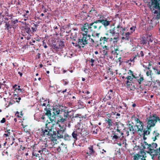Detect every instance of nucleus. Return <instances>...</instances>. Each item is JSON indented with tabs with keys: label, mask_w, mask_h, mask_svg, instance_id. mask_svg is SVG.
Segmentation results:
<instances>
[{
	"label": "nucleus",
	"mask_w": 160,
	"mask_h": 160,
	"mask_svg": "<svg viewBox=\"0 0 160 160\" xmlns=\"http://www.w3.org/2000/svg\"><path fill=\"white\" fill-rule=\"evenodd\" d=\"M93 22L89 24L86 22L81 28V30L84 32L82 33V36L78 39V46L79 48H84L85 46L88 44L90 46L93 47L94 46L97 48L99 47V44H96V42L92 38H91L90 34H88L89 30L92 32V36L93 38H99L100 33H97L95 27L94 28Z\"/></svg>",
	"instance_id": "f257e3e1"
},
{
	"label": "nucleus",
	"mask_w": 160,
	"mask_h": 160,
	"mask_svg": "<svg viewBox=\"0 0 160 160\" xmlns=\"http://www.w3.org/2000/svg\"><path fill=\"white\" fill-rule=\"evenodd\" d=\"M147 126V128L143 130V135H145L149 134L150 132L151 131V128L155 126L156 123L159 122L160 123V118L156 113H151L146 119Z\"/></svg>",
	"instance_id": "f03ea898"
},
{
	"label": "nucleus",
	"mask_w": 160,
	"mask_h": 160,
	"mask_svg": "<svg viewBox=\"0 0 160 160\" xmlns=\"http://www.w3.org/2000/svg\"><path fill=\"white\" fill-rule=\"evenodd\" d=\"M111 21L105 18L102 15H100L99 19L93 22L94 28L95 27L97 33L99 32L102 28L103 26L104 28H107L110 25Z\"/></svg>",
	"instance_id": "7ed1b4c3"
},
{
	"label": "nucleus",
	"mask_w": 160,
	"mask_h": 160,
	"mask_svg": "<svg viewBox=\"0 0 160 160\" xmlns=\"http://www.w3.org/2000/svg\"><path fill=\"white\" fill-rule=\"evenodd\" d=\"M143 148H147L148 150L147 152L151 156L154 157L158 155L159 152L158 149H154L157 147V144L156 143L152 142V144H148L146 142L144 141L143 143Z\"/></svg>",
	"instance_id": "20e7f679"
},
{
	"label": "nucleus",
	"mask_w": 160,
	"mask_h": 160,
	"mask_svg": "<svg viewBox=\"0 0 160 160\" xmlns=\"http://www.w3.org/2000/svg\"><path fill=\"white\" fill-rule=\"evenodd\" d=\"M52 121L48 122L45 124V128L44 130L42 129V136H53V133H54V131L53 130L54 124L53 123Z\"/></svg>",
	"instance_id": "39448f33"
},
{
	"label": "nucleus",
	"mask_w": 160,
	"mask_h": 160,
	"mask_svg": "<svg viewBox=\"0 0 160 160\" xmlns=\"http://www.w3.org/2000/svg\"><path fill=\"white\" fill-rule=\"evenodd\" d=\"M148 4V7L149 8L151 12L154 14L158 13V11L155 9L160 10V0H155Z\"/></svg>",
	"instance_id": "423d86ee"
},
{
	"label": "nucleus",
	"mask_w": 160,
	"mask_h": 160,
	"mask_svg": "<svg viewBox=\"0 0 160 160\" xmlns=\"http://www.w3.org/2000/svg\"><path fill=\"white\" fill-rule=\"evenodd\" d=\"M126 30L125 27H122L121 26L120 24H118L116 27H114L112 28H110L108 30V32L111 33L112 35H114V36L115 34H117L118 36L117 37H118L119 34L121 33L122 32L125 31Z\"/></svg>",
	"instance_id": "0eeeda50"
},
{
	"label": "nucleus",
	"mask_w": 160,
	"mask_h": 160,
	"mask_svg": "<svg viewBox=\"0 0 160 160\" xmlns=\"http://www.w3.org/2000/svg\"><path fill=\"white\" fill-rule=\"evenodd\" d=\"M123 133L122 132H120L116 130V127L114 128V130L112 131L111 137L112 140L116 141L121 139V137H123L122 135Z\"/></svg>",
	"instance_id": "6e6552de"
},
{
	"label": "nucleus",
	"mask_w": 160,
	"mask_h": 160,
	"mask_svg": "<svg viewBox=\"0 0 160 160\" xmlns=\"http://www.w3.org/2000/svg\"><path fill=\"white\" fill-rule=\"evenodd\" d=\"M65 130L64 129H59L57 131V132L56 131H54V133H53V136H51L52 137V140L54 141H56L57 139L56 138L57 137L58 139H60L63 138L64 135Z\"/></svg>",
	"instance_id": "1a4fd4ad"
},
{
	"label": "nucleus",
	"mask_w": 160,
	"mask_h": 160,
	"mask_svg": "<svg viewBox=\"0 0 160 160\" xmlns=\"http://www.w3.org/2000/svg\"><path fill=\"white\" fill-rule=\"evenodd\" d=\"M134 118L135 121L137 123L136 126L137 127L138 131L142 132L143 129L144 124L143 122L140 121L138 118H136L134 115L132 116V118Z\"/></svg>",
	"instance_id": "9d476101"
},
{
	"label": "nucleus",
	"mask_w": 160,
	"mask_h": 160,
	"mask_svg": "<svg viewBox=\"0 0 160 160\" xmlns=\"http://www.w3.org/2000/svg\"><path fill=\"white\" fill-rule=\"evenodd\" d=\"M103 37L106 38L109 41H111L115 40V41H114V42L117 43L119 40V37H114V35H112V34L108 32V30L105 33V35Z\"/></svg>",
	"instance_id": "9b49d317"
},
{
	"label": "nucleus",
	"mask_w": 160,
	"mask_h": 160,
	"mask_svg": "<svg viewBox=\"0 0 160 160\" xmlns=\"http://www.w3.org/2000/svg\"><path fill=\"white\" fill-rule=\"evenodd\" d=\"M63 109H62L60 106H54L52 108V118L51 119L54 120L56 118V116L59 114L60 112H62Z\"/></svg>",
	"instance_id": "f8f14e48"
},
{
	"label": "nucleus",
	"mask_w": 160,
	"mask_h": 160,
	"mask_svg": "<svg viewBox=\"0 0 160 160\" xmlns=\"http://www.w3.org/2000/svg\"><path fill=\"white\" fill-rule=\"evenodd\" d=\"M68 113L69 112L68 110H64L63 111V116L64 117L61 118L58 121V122H63L65 121L68 120L69 118H71V116L69 115Z\"/></svg>",
	"instance_id": "ddd939ff"
},
{
	"label": "nucleus",
	"mask_w": 160,
	"mask_h": 160,
	"mask_svg": "<svg viewBox=\"0 0 160 160\" xmlns=\"http://www.w3.org/2000/svg\"><path fill=\"white\" fill-rule=\"evenodd\" d=\"M57 151L59 152L66 153L68 152L67 145L62 143L57 148Z\"/></svg>",
	"instance_id": "4468645a"
},
{
	"label": "nucleus",
	"mask_w": 160,
	"mask_h": 160,
	"mask_svg": "<svg viewBox=\"0 0 160 160\" xmlns=\"http://www.w3.org/2000/svg\"><path fill=\"white\" fill-rule=\"evenodd\" d=\"M126 87L128 88L130 90H134L136 88V84L132 82V81H126Z\"/></svg>",
	"instance_id": "2eb2a0df"
},
{
	"label": "nucleus",
	"mask_w": 160,
	"mask_h": 160,
	"mask_svg": "<svg viewBox=\"0 0 160 160\" xmlns=\"http://www.w3.org/2000/svg\"><path fill=\"white\" fill-rule=\"evenodd\" d=\"M23 32L22 33L23 36H25L24 34H25L26 35H28V36H31V29L28 26L26 25L23 27Z\"/></svg>",
	"instance_id": "dca6fc26"
},
{
	"label": "nucleus",
	"mask_w": 160,
	"mask_h": 160,
	"mask_svg": "<svg viewBox=\"0 0 160 160\" xmlns=\"http://www.w3.org/2000/svg\"><path fill=\"white\" fill-rule=\"evenodd\" d=\"M124 32H122L121 33V35L122 36V39L123 40L129 41L130 38V35L132 34H131V33H130L129 32H127L125 33Z\"/></svg>",
	"instance_id": "f3484780"
},
{
	"label": "nucleus",
	"mask_w": 160,
	"mask_h": 160,
	"mask_svg": "<svg viewBox=\"0 0 160 160\" xmlns=\"http://www.w3.org/2000/svg\"><path fill=\"white\" fill-rule=\"evenodd\" d=\"M5 27V30H7L9 33H11L12 31H13V26L10 23V21L6 22Z\"/></svg>",
	"instance_id": "a211bd4d"
},
{
	"label": "nucleus",
	"mask_w": 160,
	"mask_h": 160,
	"mask_svg": "<svg viewBox=\"0 0 160 160\" xmlns=\"http://www.w3.org/2000/svg\"><path fill=\"white\" fill-rule=\"evenodd\" d=\"M135 157H138V158H145L146 157V153L143 150H142L138 154H136L133 156V158H135Z\"/></svg>",
	"instance_id": "6ab92c4d"
},
{
	"label": "nucleus",
	"mask_w": 160,
	"mask_h": 160,
	"mask_svg": "<svg viewBox=\"0 0 160 160\" xmlns=\"http://www.w3.org/2000/svg\"><path fill=\"white\" fill-rule=\"evenodd\" d=\"M78 30V28H73L70 31V32H71V34L70 36V38L73 40L74 41L76 40V38H77V33L76 32H74L73 31H77Z\"/></svg>",
	"instance_id": "aec40b11"
},
{
	"label": "nucleus",
	"mask_w": 160,
	"mask_h": 160,
	"mask_svg": "<svg viewBox=\"0 0 160 160\" xmlns=\"http://www.w3.org/2000/svg\"><path fill=\"white\" fill-rule=\"evenodd\" d=\"M88 150L86 153V154L89 156L91 155H96L97 153L95 151L94 149L93 146H91L88 148Z\"/></svg>",
	"instance_id": "412c9836"
},
{
	"label": "nucleus",
	"mask_w": 160,
	"mask_h": 160,
	"mask_svg": "<svg viewBox=\"0 0 160 160\" xmlns=\"http://www.w3.org/2000/svg\"><path fill=\"white\" fill-rule=\"evenodd\" d=\"M129 71L130 72L131 74L132 75L133 78L136 79V80H144L142 75H141L140 74L137 75L136 74H133V72L131 70H129Z\"/></svg>",
	"instance_id": "4be33fe9"
},
{
	"label": "nucleus",
	"mask_w": 160,
	"mask_h": 160,
	"mask_svg": "<svg viewBox=\"0 0 160 160\" xmlns=\"http://www.w3.org/2000/svg\"><path fill=\"white\" fill-rule=\"evenodd\" d=\"M116 126V130L120 132H122V130L124 129L125 128L124 127V124L121 123H117Z\"/></svg>",
	"instance_id": "5701e85b"
},
{
	"label": "nucleus",
	"mask_w": 160,
	"mask_h": 160,
	"mask_svg": "<svg viewBox=\"0 0 160 160\" xmlns=\"http://www.w3.org/2000/svg\"><path fill=\"white\" fill-rule=\"evenodd\" d=\"M18 22V19L13 20H12L10 23L13 26V32H14L15 29L18 27V24H17Z\"/></svg>",
	"instance_id": "b1692460"
},
{
	"label": "nucleus",
	"mask_w": 160,
	"mask_h": 160,
	"mask_svg": "<svg viewBox=\"0 0 160 160\" xmlns=\"http://www.w3.org/2000/svg\"><path fill=\"white\" fill-rule=\"evenodd\" d=\"M140 43L142 44L145 45L148 43V37L142 36L140 39Z\"/></svg>",
	"instance_id": "393cba45"
},
{
	"label": "nucleus",
	"mask_w": 160,
	"mask_h": 160,
	"mask_svg": "<svg viewBox=\"0 0 160 160\" xmlns=\"http://www.w3.org/2000/svg\"><path fill=\"white\" fill-rule=\"evenodd\" d=\"M99 41L100 44L101 45L106 44L109 41L106 38H105L103 36L100 38Z\"/></svg>",
	"instance_id": "a878e982"
},
{
	"label": "nucleus",
	"mask_w": 160,
	"mask_h": 160,
	"mask_svg": "<svg viewBox=\"0 0 160 160\" xmlns=\"http://www.w3.org/2000/svg\"><path fill=\"white\" fill-rule=\"evenodd\" d=\"M44 109L46 111V112L45 114V115H47L48 116L51 121L52 122V121H53L54 120L51 119L52 118V113H51L50 110L48 109H47L46 108H45Z\"/></svg>",
	"instance_id": "bb28decb"
},
{
	"label": "nucleus",
	"mask_w": 160,
	"mask_h": 160,
	"mask_svg": "<svg viewBox=\"0 0 160 160\" xmlns=\"http://www.w3.org/2000/svg\"><path fill=\"white\" fill-rule=\"evenodd\" d=\"M105 123L108 124L107 127L108 128H109L112 126L113 122L112 119L107 117L105 119Z\"/></svg>",
	"instance_id": "cd10ccee"
},
{
	"label": "nucleus",
	"mask_w": 160,
	"mask_h": 160,
	"mask_svg": "<svg viewBox=\"0 0 160 160\" xmlns=\"http://www.w3.org/2000/svg\"><path fill=\"white\" fill-rule=\"evenodd\" d=\"M72 138L74 139V140L75 142L78 139V132L76 130L73 131L72 134Z\"/></svg>",
	"instance_id": "c85d7f7f"
},
{
	"label": "nucleus",
	"mask_w": 160,
	"mask_h": 160,
	"mask_svg": "<svg viewBox=\"0 0 160 160\" xmlns=\"http://www.w3.org/2000/svg\"><path fill=\"white\" fill-rule=\"evenodd\" d=\"M153 134L154 136V137H152V139L153 141H155L157 139V138L159 137V134L157 131H154L153 132Z\"/></svg>",
	"instance_id": "c756f323"
},
{
	"label": "nucleus",
	"mask_w": 160,
	"mask_h": 160,
	"mask_svg": "<svg viewBox=\"0 0 160 160\" xmlns=\"http://www.w3.org/2000/svg\"><path fill=\"white\" fill-rule=\"evenodd\" d=\"M149 82H151V83H154V87H158V86H160V81H152V82L149 81Z\"/></svg>",
	"instance_id": "7c9ffc66"
},
{
	"label": "nucleus",
	"mask_w": 160,
	"mask_h": 160,
	"mask_svg": "<svg viewBox=\"0 0 160 160\" xmlns=\"http://www.w3.org/2000/svg\"><path fill=\"white\" fill-rule=\"evenodd\" d=\"M8 133H5L4 136L5 137H8L9 139H11L12 141H14L15 139L13 137V136L11 137L10 136V133L9 131L7 132Z\"/></svg>",
	"instance_id": "2f4dec72"
},
{
	"label": "nucleus",
	"mask_w": 160,
	"mask_h": 160,
	"mask_svg": "<svg viewBox=\"0 0 160 160\" xmlns=\"http://www.w3.org/2000/svg\"><path fill=\"white\" fill-rule=\"evenodd\" d=\"M63 138L65 141H69L71 140L72 139V136L69 135L67 134H64Z\"/></svg>",
	"instance_id": "473e14b6"
},
{
	"label": "nucleus",
	"mask_w": 160,
	"mask_h": 160,
	"mask_svg": "<svg viewBox=\"0 0 160 160\" xmlns=\"http://www.w3.org/2000/svg\"><path fill=\"white\" fill-rule=\"evenodd\" d=\"M130 122V121L128 122ZM128 128L129 129V130L130 132H132L133 133H134L135 131L134 130V126L133 125H132L131 124L129 123H128Z\"/></svg>",
	"instance_id": "72a5a7b5"
},
{
	"label": "nucleus",
	"mask_w": 160,
	"mask_h": 160,
	"mask_svg": "<svg viewBox=\"0 0 160 160\" xmlns=\"http://www.w3.org/2000/svg\"><path fill=\"white\" fill-rule=\"evenodd\" d=\"M49 82L50 83V88L49 89V90H51V89H52V90H54L55 88V85H56L55 83L54 82H52L51 81H50Z\"/></svg>",
	"instance_id": "f704fd0d"
},
{
	"label": "nucleus",
	"mask_w": 160,
	"mask_h": 160,
	"mask_svg": "<svg viewBox=\"0 0 160 160\" xmlns=\"http://www.w3.org/2000/svg\"><path fill=\"white\" fill-rule=\"evenodd\" d=\"M59 48L60 49L63 48L64 47V42L62 41H60L59 42Z\"/></svg>",
	"instance_id": "c9c22d12"
},
{
	"label": "nucleus",
	"mask_w": 160,
	"mask_h": 160,
	"mask_svg": "<svg viewBox=\"0 0 160 160\" xmlns=\"http://www.w3.org/2000/svg\"><path fill=\"white\" fill-rule=\"evenodd\" d=\"M42 153H43L45 154H49V151L46 148H43L42 150Z\"/></svg>",
	"instance_id": "e433bc0d"
},
{
	"label": "nucleus",
	"mask_w": 160,
	"mask_h": 160,
	"mask_svg": "<svg viewBox=\"0 0 160 160\" xmlns=\"http://www.w3.org/2000/svg\"><path fill=\"white\" fill-rule=\"evenodd\" d=\"M119 51V49L118 48H114V50L112 51V53L114 55H118L119 52L118 51Z\"/></svg>",
	"instance_id": "4c0bfd02"
},
{
	"label": "nucleus",
	"mask_w": 160,
	"mask_h": 160,
	"mask_svg": "<svg viewBox=\"0 0 160 160\" xmlns=\"http://www.w3.org/2000/svg\"><path fill=\"white\" fill-rule=\"evenodd\" d=\"M136 26H133L131 27L130 28V30L131 31L130 33L132 34L136 30Z\"/></svg>",
	"instance_id": "58836bf2"
},
{
	"label": "nucleus",
	"mask_w": 160,
	"mask_h": 160,
	"mask_svg": "<svg viewBox=\"0 0 160 160\" xmlns=\"http://www.w3.org/2000/svg\"><path fill=\"white\" fill-rule=\"evenodd\" d=\"M34 27H32L31 28V34H32L33 32H35L37 30V25L36 24L34 25Z\"/></svg>",
	"instance_id": "ea45409f"
},
{
	"label": "nucleus",
	"mask_w": 160,
	"mask_h": 160,
	"mask_svg": "<svg viewBox=\"0 0 160 160\" xmlns=\"http://www.w3.org/2000/svg\"><path fill=\"white\" fill-rule=\"evenodd\" d=\"M81 116V115L79 114H77L75 115V116H73L72 117L71 119L72 121H73V120H75V119L77 118H80Z\"/></svg>",
	"instance_id": "a19ab883"
},
{
	"label": "nucleus",
	"mask_w": 160,
	"mask_h": 160,
	"mask_svg": "<svg viewBox=\"0 0 160 160\" xmlns=\"http://www.w3.org/2000/svg\"><path fill=\"white\" fill-rule=\"evenodd\" d=\"M32 155L33 157H38L39 158H40V156L39 154L38 153H37L35 151H33L32 152Z\"/></svg>",
	"instance_id": "79ce46f5"
},
{
	"label": "nucleus",
	"mask_w": 160,
	"mask_h": 160,
	"mask_svg": "<svg viewBox=\"0 0 160 160\" xmlns=\"http://www.w3.org/2000/svg\"><path fill=\"white\" fill-rule=\"evenodd\" d=\"M108 50L104 49L102 51V54L104 55H108Z\"/></svg>",
	"instance_id": "37998d69"
},
{
	"label": "nucleus",
	"mask_w": 160,
	"mask_h": 160,
	"mask_svg": "<svg viewBox=\"0 0 160 160\" xmlns=\"http://www.w3.org/2000/svg\"><path fill=\"white\" fill-rule=\"evenodd\" d=\"M88 61L89 62H91L92 63L91 65L92 67H93L94 66L93 63L95 62V60L94 59L92 58L88 60Z\"/></svg>",
	"instance_id": "c03bdc74"
},
{
	"label": "nucleus",
	"mask_w": 160,
	"mask_h": 160,
	"mask_svg": "<svg viewBox=\"0 0 160 160\" xmlns=\"http://www.w3.org/2000/svg\"><path fill=\"white\" fill-rule=\"evenodd\" d=\"M92 11H95V12H96V10L94 9V8H92V9L89 11V13L87 15V16L88 17H92L91 16H90V14H91V13Z\"/></svg>",
	"instance_id": "a18cd8bd"
},
{
	"label": "nucleus",
	"mask_w": 160,
	"mask_h": 160,
	"mask_svg": "<svg viewBox=\"0 0 160 160\" xmlns=\"http://www.w3.org/2000/svg\"><path fill=\"white\" fill-rule=\"evenodd\" d=\"M36 42V41L35 40H33V39H32L31 41L29 42V43L30 45H35L34 43Z\"/></svg>",
	"instance_id": "49530a36"
},
{
	"label": "nucleus",
	"mask_w": 160,
	"mask_h": 160,
	"mask_svg": "<svg viewBox=\"0 0 160 160\" xmlns=\"http://www.w3.org/2000/svg\"><path fill=\"white\" fill-rule=\"evenodd\" d=\"M133 158V160H146L145 158H138V157H135V158Z\"/></svg>",
	"instance_id": "de8ad7c7"
},
{
	"label": "nucleus",
	"mask_w": 160,
	"mask_h": 160,
	"mask_svg": "<svg viewBox=\"0 0 160 160\" xmlns=\"http://www.w3.org/2000/svg\"><path fill=\"white\" fill-rule=\"evenodd\" d=\"M112 96H111L110 95H108V94L106 95V98L108 100H109L111 99Z\"/></svg>",
	"instance_id": "09e8293b"
},
{
	"label": "nucleus",
	"mask_w": 160,
	"mask_h": 160,
	"mask_svg": "<svg viewBox=\"0 0 160 160\" xmlns=\"http://www.w3.org/2000/svg\"><path fill=\"white\" fill-rule=\"evenodd\" d=\"M42 42V45L43 46L44 48H47L48 47H47V45H46V43L45 42V40H43Z\"/></svg>",
	"instance_id": "8fccbe9b"
},
{
	"label": "nucleus",
	"mask_w": 160,
	"mask_h": 160,
	"mask_svg": "<svg viewBox=\"0 0 160 160\" xmlns=\"http://www.w3.org/2000/svg\"><path fill=\"white\" fill-rule=\"evenodd\" d=\"M155 71V72L156 73L158 74H160V71H158V70L157 69H156L155 68H152Z\"/></svg>",
	"instance_id": "3c124183"
},
{
	"label": "nucleus",
	"mask_w": 160,
	"mask_h": 160,
	"mask_svg": "<svg viewBox=\"0 0 160 160\" xmlns=\"http://www.w3.org/2000/svg\"><path fill=\"white\" fill-rule=\"evenodd\" d=\"M152 72L151 70H150L149 71H147L146 72V74L147 76L151 75V73Z\"/></svg>",
	"instance_id": "603ef678"
},
{
	"label": "nucleus",
	"mask_w": 160,
	"mask_h": 160,
	"mask_svg": "<svg viewBox=\"0 0 160 160\" xmlns=\"http://www.w3.org/2000/svg\"><path fill=\"white\" fill-rule=\"evenodd\" d=\"M53 28L54 29V30H55L56 33H57V32H58V28L57 26H54L53 27Z\"/></svg>",
	"instance_id": "864d4df0"
},
{
	"label": "nucleus",
	"mask_w": 160,
	"mask_h": 160,
	"mask_svg": "<svg viewBox=\"0 0 160 160\" xmlns=\"http://www.w3.org/2000/svg\"><path fill=\"white\" fill-rule=\"evenodd\" d=\"M104 45H105L103 46V45H102L103 49L109 50V48L108 47V46H107L106 44Z\"/></svg>",
	"instance_id": "5fc2aeb1"
},
{
	"label": "nucleus",
	"mask_w": 160,
	"mask_h": 160,
	"mask_svg": "<svg viewBox=\"0 0 160 160\" xmlns=\"http://www.w3.org/2000/svg\"><path fill=\"white\" fill-rule=\"evenodd\" d=\"M152 65L151 64V63L150 62H149L148 63V67L146 66L145 67V68L148 69L149 70L150 69L149 67L151 66Z\"/></svg>",
	"instance_id": "6e6d98bb"
},
{
	"label": "nucleus",
	"mask_w": 160,
	"mask_h": 160,
	"mask_svg": "<svg viewBox=\"0 0 160 160\" xmlns=\"http://www.w3.org/2000/svg\"><path fill=\"white\" fill-rule=\"evenodd\" d=\"M10 123L8 124L7 125V127H6V129L7 132H8V131H10V129L8 128V127L10 126Z\"/></svg>",
	"instance_id": "4d7b16f0"
},
{
	"label": "nucleus",
	"mask_w": 160,
	"mask_h": 160,
	"mask_svg": "<svg viewBox=\"0 0 160 160\" xmlns=\"http://www.w3.org/2000/svg\"><path fill=\"white\" fill-rule=\"evenodd\" d=\"M20 88V86L18 85V88H15V91H16V90H18L20 91L21 92H22V89H21Z\"/></svg>",
	"instance_id": "13d9d810"
},
{
	"label": "nucleus",
	"mask_w": 160,
	"mask_h": 160,
	"mask_svg": "<svg viewBox=\"0 0 160 160\" xmlns=\"http://www.w3.org/2000/svg\"><path fill=\"white\" fill-rule=\"evenodd\" d=\"M152 39H151V38H149V39H148V45H150L149 43L151 42H152Z\"/></svg>",
	"instance_id": "bf43d9fd"
},
{
	"label": "nucleus",
	"mask_w": 160,
	"mask_h": 160,
	"mask_svg": "<svg viewBox=\"0 0 160 160\" xmlns=\"http://www.w3.org/2000/svg\"><path fill=\"white\" fill-rule=\"evenodd\" d=\"M5 82L6 81H4L2 83L0 82V89L1 88L2 86L5 85L4 84V83H5Z\"/></svg>",
	"instance_id": "052dcab7"
},
{
	"label": "nucleus",
	"mask_w": 160,
	"mask_h": 160,
	"mask_svg": "<svg viewBox=\"0 0 160 160\" xmlns=\"http://www.w3.org/2000/svg\"><path fill=\"white\" fill-rule=\"evenodd\" d=\"M128 80H130V79H133V77H132V75L131 76H128L127 78Z\"/></svg>",
	"instance_id": "680f3d73"
},
{
	"label": "nucleus",
	"mask_w": 160,
	"mask_h": 160,
	"mask_svg": "<svg viewBox=\"0 0 160 160\" xmlns=\"http://www.w3.org/2000/svg\"><path fill=\"white\" fill-rule=\"evenodd\" d=\"M124 132L125 134L127 136H128L129 135V131L128 130H125Z\"/></svg>",
	"instance_id": "e2e57ef3"
},
{
	"label": "nucleus",
	"mask_w": 160,
	"mask_h": 160,
	"mask_svg": "<svg viewBox=\"0 0 160 160\" xmlns=\"http://www.w3.org/2000/svg\"><path fill=\"white\" fill-rule=\"evenodd\" d=\"M6 121V119L5 118H3L0 121L1 123H4Z\"/></svg>",
	"instance_id": "0e129e2a"
},
{
	"label": "nucleus",
	"mask_w": 160,
	"mask_h": 160,
	"mask_svg": "<svg viewBox=\"0 0 160 160\" xmlns=\"http://www.w3.org/2000/svg\"><path fill=\"white\" fill-rule=\"evenodd\" d=\"M59 46H56V45H55L53 46V48L54 49H56V50L59 49H60L59 48Z\"/></svg>",
	"instance_id": "69168bd1"
},
{
	"label": "nucleus",
	"mask_w": 160,
	"mask_h": 160,
	"mask_svg": "<svg viewBox=\"0 0 160 160\" xmlns=\"http://www.w3.org/2000/svg\"><path fill=\"white\" fill-rule=\"evenodd\" d=\"M39 160H46L45 158H44L41 156L40 158H39Z\"/></svg>",
	"instance_id": "338daca9"
},
{
	"label": "nucleus",
	"mask_w": 160,
	"mask_h": 160,
	"mask_svg": "<svg viewBox=\"0 0 160 160\" xmlns=\"http://www.w3.org/2000/svg\"><path fill=\"white\" fill-rule=\"evenodd\" d=\"M140 54L141 55V57H143L144 56V54L143 51H141L140 52Z\"/></svg>",
	"instance_id": "774afa93"
}]
</instances>
